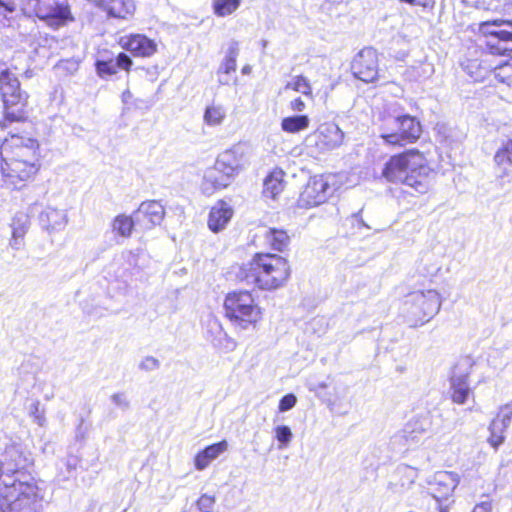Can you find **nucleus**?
Returning <instances> with one entry per match:
<instances>
[{"label":"nucleus","instance_id":"bb28decb","mask_svg":"<svg viewBox=\"0 0 512 512\" xmlns=\"http://www.w3.org/2000/svg\"><path fill=\"white\" fill-rule=\"evenodd\" d=\"M510 423L497 416L491 421L489 425L490 436L488 438L489 444L497 449L505 440V432L509 428Z\"/></svg>","mask_w":512,"mask_h":512},{"label":"nucleus","instance_id":"a18cd8bd","mask_svg":"<svg viewBox=\"0 0 512 512\" xmlns=\"http://www.w3.org/2000/svg\"><path fill=\"white\" fill-rule=\"evenodd\" d=\"M114 62L117 64V69L120 68L124 70H129L133 63L131 58L123 52L118 54Z\"/></svg>","mask_w":512,"mask_h":512},{"label":"nucleus","instance_id":"b1692460","mask_svg":"<svg viewBox=\"0 0 512 512\" xmlns=\"http://www.w3.org/2000/svg\"><path fill=\"white\" fill-rule=\"evenodd\" d=\"M227 118V108L217 102L208 104L203 113V122L209 127L221 126Z\"/></svg>","mask_w":512,"mask_h":512},{"label":"nucleus","instance_id":"ddd939ff","mask_svg":"<svg viewBox=\"0 0 512 512\" xmlns=\"http://www.w3.org/2000/svg\"><path fill=\"white\" fill-rule=\"evenodd\" d=\"M0 97L7 108L24 106L27 101V95L20 90L18 79L7 70L0 73Z\"/></svg>","mask_w":512,"mask_h":512},{"label":"nucleus","instance_id":"423d86ee","mask_svg":"<svg viewBox=\"0 0 512 512\" xmlns=\"http://www.w3.org/2000/svg\"><path fill=\"white\" fill-rule=\"evenodd\" d=\"M224 309L227 318L242 329L261 319V309L248 291L229 293L224 301Z\"/></svg>","mask_w":512,"mask_h":512},{"label":"nucleus","instance_id":"c03bdc74","mask_svg":"<svg viewBox=\"0 0 512 512\" xmlns=\"http://www.w3.org/2000/svg\"><path fill=\"white\" fill-rule=\"evenodd\" d=\"M497 416L501 417L505 421L511 424L512 420V400L499 407Z\"/></svg>","mask_w":512,"mask_h":512},{"label":"nucleus","instance_id":"864d4df0","mask_svg":"<svg viewBox=\"0 0 512 512\" xmlns=\"http://www.w3.org/2000/svg\"><path fill=\"white\" fill-rule=\"evenodd\" d=\"M11 228H12V237H14V238H24V236L27 232L20 228H15V227H11Z\"/></svg>","mask_w":512,"mask_h":512},{"label":"nucleus","instance_id":"2eb2a0df","mask_svg":"<svg viewBox=\"0 0 512 512\" xmlns=\"http://www.w3.org/2000/svg\"><path fill=\"white\" fill-rule=\"evenodd\" d=\"M119 45L137 57H150L157 51V43L144 34L122 36Z\"/></svg>","mask_w":512,"mask_h":512},{"label":"nucleus","instance_id":"bf43d9fd","mask_svg":"<svg viewBox=\"0 0 512 512\" xmlns=\"http://www.w3.org/2000/svg\"><path fill=\"white\" fill-rule=\"evenodd\" d=\"M229 81H230V79H229L228 77H225V78H221V77H220V78H219V82H220L221 84H224V85L229 84Z\"/></svg>","mask_w":512,"mask_h":512},{"label":"nucleus","instance_id":"e2e57ef3","mask_svg":"<svg viewBox=\"0 0 512 512\" xmlns=\"http://www.w3.org/2000/svg\"><path fill=\"white\" fill-rule=\"evenodd\" d=\"M262 46L265 48L267 46V40H262Z\"/></svg>","mask_w":512,"mask_h":512},{"label":"nucleus","instance_id":"5701e85b","mask_svg":"<svg viewBox=\"0 0 512 512\" xmlns=\"http://www.w3.org/2000/svg\"><path fill=\"white\" fill-rule=\"evenodd\" d=\"M227 448L228 444L225 440L207 446L195 456L196 469L201 471L207 468L210 462L225 452Z\"/></svg>","mask_w":512,"mask_h":512},{"label":"nucleus","instance_id":"e433bc0d","mask_svg":"<svg viewBox=\"0 0 512 512\" xmlns=\"http://www.w3.org/2000/svg\"><path fill=\"white\" fill-rule=\"evenodd\" d=\"M95 66L97 74L102 78L112 76L116 74L118 70L117 64H115L112 59L108 61L97 60Z\"/></svg>","mask_w":512,"mask_h":512},{"label":"nucleus","instance_id":"de8ad7c7","mask_svg":"<svg viewBox=\"0 0 512 512\" xmlns=\"http://www.w3.org/2000/svg\"><path fill=\"white\" fill-rule=\"evenodd\" d=\"M209 332L215 334V339H220L222 335H226L223 332L221 324L216 319H212L208 323Z\"/></svg>","mask_w":512,"mask_h":512},{"label":"nucleus","instance_id":"3c124183","mask_svg":"<svg viewBox=\"0 0 512 512\" xmlns=\"http://www.w3.org/2000/svg\"><path fill=\"white\" fill-rule=\"evenodd\" d=\"M9 245L12 249L14 250H20L22 249L24 243H23V238H14V237H11L10 241H9Z\"/></svg>","mask_w":512,"mask_h":512},{"label":"nucleus","instance_id":"cd10ccee","mask_svg":"<svg viewBox=\"0 0 512 512\" xmlns=\"http://www.w3.org/2000/svg\"><path fill=\"white\" fill-rule=\"evenodd\" d=\"M265 241L271 246L272 249L283 251L290 242V237L285 230L269 228L263 232Z\"/></svg>","mask_w":512,"mask_h":512},{"label":"nucleus","instance_id":"6ab92c4d","mask_svg":"<svg viewBox=\"0 0 512 512\" xmlns=\"http://www.w3.org/2000/svg\"><path fill=\"white\" fill-rule=\"evenodd\" d=\"M486 47L492 55H505L512 52V31L492 30L486 39Z\"/></svg>","mask_w":512,"mask_h":512},{"label":"nucleus","instance_id":"58836bf2","mask_svg":"<svg viewBox=\"0 0 512 512\" xmlns=\"http://www.w3.org/2000/svg\"><path fill=\"white\" fill-rule=\"evenodd\" d=\"M110 399L112 403L122 411H126L130 408V400L124 392L114 393L111 395Z\"/></svg>","mask_w":512,"mask_h":512},{"label":"nucleus","instance_id":"5fc2aeb1","mask_svg":"<svg viewBox=\"0 0 512 512\" xmlns=\"http://www.w3.org/2000/svg\"><path fill=\"white\" fill-rule=\"evenodd\" d=\"M434 71L433 65L430 63L423 64V73L425 76H430Z\"/></svg>","mask_w":512,"mask_h":512},{"label":"nucleus","instance_id":"c85d7f7f","mask_svg":"<svg viewBox=\"0 0 512 512\" xmlns=\"http://www.w3.org/2000/svg\"><path fill=\"white\" fill-rule=\"evenodd\" d=\"M310 119L307 115H294L285 117L281 121V128L287 133H298L309 127Z\"/></svg>","mask_w":512,"mask_h":512},{"label":"nucleus","instance_id":"13d9d810","mask_svg":"<svg viewBox=\"0 0 512 512\" xmlns=\"http://www.w3.org/2000/svg\"><path fill=\"white\" fill-rule=\"evenodd\" d=\"M401 2L408 3L410 5H421V0H400Z\"/></svg>","mask_w":512,"mask_h":512},{"label":"nucleus","instance_id":"6e6d98bb","mask_svg":"<svg viewBox=\"0 0 512 512\" xmlns=\"http://www.w3.org/2000/svg\"><path fill=\"white\" fill-rule=\"evenodd\" d=\"M0 7H3L6 11L12 13L15 11V7L12 3H4L0 0Z\"/></svg>","mask_w":512,"mask_h":512},{"label":"nucleus","instance_id":"aec40b11","mask_svg":"<svg viewBox=\"0 0 512 512\" xmlns=\"http://www.w3.org/2000/svg\"><path fill=\"white\" fill-rule=\"evenodd\" d=\"M67 222L68 216L66 211L51 206H47L39 215V224L49 232L63 230Z\"/></svg>","mask_w":512,"mask_h":512},{"label":"nucleus","instance_id":"473e14b6","mask_svg":"<svg viewBox=\"0 0 512 512\" xmlns=\"http://www.w3.org/2000/svg\"><path fill=\"white\" fill-rule=\"evenodd\" d=\"M242 0H214L213 10L219 17H225L238 9Z\"/></svg>","mask_w":512,"mask_h":512},{"label":"nucleus","instance_id":"603ef678","mask_svg":"<svg viewBox=\"0 0 512 512\" xmlns=\"http://www.w3.org/2000/svg\"><path fill=\"white\" fill-rule=\"evenodd\" d=\"M327 388V384L325 382H319L317 384L309 383L308 389L312 392H316L318 389H325Z\"/></svg>","mask_w":512,"mask_h":512},{"label":"nucleus","instance_id":"4468645a","mask_svg":"<svg viewBox=\"0 0 512 512\" xmlns=\"http://www.w3.org/2000/svg\"><path fill=\"white\" fill-rule=\"evenodd\" d=\"M431 427L429 415L417 416L409 420L395 438L406 446H413L422 439Z\"/></svg>","mask_w":512,"mask_h":512},{"label":"nucleus","instance_id":"4c0bfd02","mask_svg":"<svg viewBox=\"0 0 512 512\" xmlns=\"http://www.w3.org/2000/svg\"><path fill=\"white\" fill-rule=\"evenodd\" d=\"M493 74L496 79L502 83H510L512 77V64L504 63L493 69Z\"/></svg>","mask_w":512,"mask_h":512},{"label":"nucleus","instance_id":"4be33fe9","mask_svg":"<svg viewBox=\"0 0 512 512\" xmlns=\"http://www.w3.org/2000/svg\"><path fill=\"white\" fill-rule=\"evenodd\" d=\"M233 216L232 208L225 202L213 206L209 213L208 227L214 233L223 230Z\"/></svg>","mask_w":512,"mask_h":512},{"label":"nucleus","instance_id":"7ed1b4c3","mask_svg":"<svg viewBox=\"0 0 512 512\" xmlns=\"http://www.w3.org/2000/svg\"><path fill=\"white\" fill-rule=\"evenodd\" d=\"M290 275L287 260L276 254H256L248 265L241 269L239 277L260 289L272 290L282 286Z\"/></svg>","mask_w":512,"mask_h":512},{"label":"nucleus","instance_id":"4d7b16f0","mask_svg":"<svg viewBox=\"0 0 512 512\" xmlns=\"http://www.w3.org/2000/svg\"><path fill=\"white\" fill-rule=\"evenodd\" d=\"M132 96L131 92L129 90H125L122 94V99L124 102H127L128 99H130Z\"/></svg>","mask_w":512,"mask_h":512},{"label":"nucleus","instance_id":"6e6552de","mask_svg":"<svg viewBox=\"0 0 512 512\" xmlns=\"http://www.w3.org/2000/svg\"><path fill=\"white\" fill-rule=\"evenodd\" d=\"M0 156L26 162L40 164L39 144L37 140L20 136H12L10 140L1 145Z\"/></svg>","mask_w":512,"mask_h":512},{"label":"nucleus","instance_id":"20e7f679","mask_svg":"<svg viewBox=\"0 0 512 512\" xmlns=\"http://www.w3.org/2000/svg\"><path fill=\"white\" fill-rule=\"evenodd\" d=\"M422 126L416 117L400 114L392 106L381 118L380 137L388 145L405 146L416 142Z\"/></svg>","mask_w":512,"mask_h":512},{"label":"nucleus","instance_id":"7c9ffc66","mask_svg":"<svg viewBox=\"0 0 512 512\" xmlns=\"http://www.w3.org/2000/svg\"><path fill=\"white\" fill-rule=\"evenodd\" d=\"M451 399L454 403L463 405L472 393L469 382H450Z\"/></svg>","mask_w":512,"mask_h":512},{"label":"nucleus","instance_id":"a211bd4d","mask_svg":"<svg viewBox=\"0 0 512 512\" xmlns=\"http://www.w3.org/2000/svg\"><path fill=\"white\" fill-rule=\"evenodd\" d=\"M460 481L459 475L452 471H442L435 475L433 484V496L437 500H445L450 497Z\"/></svg>","mask_w":512,"mask_h":512},{"label":"nucleus","instance_id":"0eeeda50","mask_svg":"<svg viewBox=\"0 0 512 512\" xmlns=\"http://www.w3.org/2000/svg\"><path fill=\"white\" fill-rule=\"evenodd\" d=\"M40 164H28L25 161L1 157L0 172L4 182L14 189H21L38 173Z\"/></svg>","mask_w":512,"mask_h":512},{"label":"nucleus","instance_id":"f257e3e1","mask_svg":"<svg viewBox=\"0 0 512 512\" xmlns=\"http://www.w3.org/2000/svg\"><path fill=\"white\" fill-rule=\"evenodd\" d=\"M0 498L11 512H40L41 502L34 478L18 468L25 461L19 444L9 438L0 441Z\"/></svg>","mask_w":512,"mask_h":512},{"label":"nucleus","instance_id":"a19ab883","mask_svg":"<svg viewBox=\"0 0 512 512\" xmlns=\"http://www.w3.org/2000/svg\"><path fill=\"white\" fill-rule=\"evenodd\" d=\"M29 217L25 212H17L11 223V227L20 228L27 231L29 228Z\"/></svg>","mask_w":512,"mask_h":512},{"label":"nucleus","instance_id":"9d476101","mask_svg":"<svg viewBox=\"0 0 512 512\" xmlns=\"http://www.w3.org/2000/svg\"><path fill=\"white\" fill-rule=\"evenodd\" d=\"M351 69L354 76L370 83L378 78V57L373 48L362 49L353 59Z\"/></svg>","mask_w":512,"mask_h":512},{"label":"nucleus","instance_id":"f8f14e48","mask_svg":"<svg viewBox=\"0 0 512 512\" xmlns=\"http://www.w3.org/2000/svg\"><path fill=\"white\" fill-rule=\"evenodd\" d=\"M246 147L242 144H236L231 148L220 153L216 159L217 169H222L226 175L233 178L237 175L247 163Z\"/></svg>","mask_w":512,"mask_h":512},{"label":"nucleus","instance_id":"69168bd1","mask_svg":"<svg viewBox=\"0 0 512 512\" xmlns=\"http://www.w3.org/2000/svg\"><path fill=\"white\" fill-rule=\"evenodd\" d=\"M0 512H5L2 506H0Z\"/></svg>","mask_w":512,"mask_h":512},{"label":"nucleus","instance_id":"680f3d73","mask_svg":"<svg viewBox=\"0 0 512 512\" xmlns=\"http://www.w3.org/2000/svg\"><path fill=\"white\" fill-rule=\"evenodd\" d=\"M250 70V68L248 66H245L242 70L243 73H248V71Z\"/></svg>","mask_w":512,"mask_h":512},{"label":"nucleus","instance_id":"72a5a7b5","mask_svg":"<svg viewBox=\"0 0 512 512\" xmlns=\"http://www.w3.org/2000/svg\"><path fill=\"white\" fill-rule=\"evenodd\" d=\"M497 165L504 168L512 167V140H508L498 149L494 156Z\"/></svg>","mask_w":512,"mask_h":512},{"label":"nucleus","instance_id":"8fccbe9b","mask_svg":"<svg viewBox=\"0 0 512 512\" xmlns=\"http://www.w3.org/2000/svg\"><path fill=\"white\" fill-rule=\"evenodd\" d=\"M492 510V504L490 501H483L479 504H477L472 512H491Z\"/></svg>","mask_w":512,"mask_h":512},{"label":"nucleus","instance_id":"c756f323","mask_svg":"<svg viewBox=\"0 0 512 512\" xmlns=\"http://www.w3.org/2000/svg\"><path fill=\"white\" fill-rule=\"evenodd\" d=\"M135 218L133 216H127L124 214L118 215L112 223L113 231L119 234L122 237H129L133 230V226L135 223Z\"/></svg>","mask_w":512,"mask_h":512},{"label":"nucleus","instance_id":"f03ea898","mask_svg":"<svg viewBox=\"0 0 512 512\" xmlns=\"http://www.w3.org/2000/svg\"><path fill=\"white\" fill-rule=\"evenodd\" d=\"M431 168L425 156L411 149L392 156L385 164L382 175L394 183H402L415 192L424 194L430 187Z\"/></svg>","mask_w":512,"mask_h":512},{"label":"nucleus","instance_id":"0e129e2a","mask_svg":"<svg viewBox=\"0 0 512 512\" xmlns=\"http://www.w3.org/2000/svg\"><path fill=\"white\" fill-rule=\"evenodd\" d=\"M440 512H448V511L446 509H444V508H441Z\"/></svg>","mask_w":512,"mask_h":512},{"label":"nucleus","instance_id":"39448f33","mask_svg":"<svg viewBox=\"0 0 512 512\" xmlns=\"http://www.w3.org/2000/svg\"><path fill=\"white\" fill-rule=\"evenodd\" d=\"M441 305V296L435 289L417 290L406 295L401 313L411 327H417L438 314Z\"/></svg>","mask_w":512,"mask_h":512},{"label":"nucleus","instance_id":"79ce46f5","mask_svg":"<svg viewBox=\"0 0 512 512\" xmlns=\"http://www.w3.org/2000/svg\"><path fill=\"white\" fill-rule=\"evenodd\" d=\"M297 398L294 394L289 393L283 396L279 401V412H287L295 407Z\"/></svg>","mask_w":512,"mask_h":512},{"label":"nucleus","instance_id":"09e8293b","mask_svg":"<svg viewBox=\"0 0 512 512\" xmlns=\"http://www.w3.org/2000/svg\"><path fill=\"white\" fill-rule=\"evenodd\" d=\"M305 102L300 98H296L290 102V108L296 112H302L305 109Z\"/></svg>","mask_w":512,"mask_h":512},{"label":"nucleus","instance_id":"49530a36","mask_svg":"<svg viewBox=\"0 0 512 512\" xmlns=\"http://www.w3.org/2000/svg\"><path fill=\"white\" fill-rule=\"evenodd\" d=\"M31 414L34 418L35 423H37L39 426L45 425L46 418L44 416V413L40 411L38 402L32 405Z\"/></svg>","mask_w":512,"mask_h":512},{"label":"nucleus","instance_id":"052dcab7","mask_svg":"<svg viewBox=\"0 0 512 512\" xmlns=\"http://www.w3.org/2000/svg\"><path fill=\"white\" fill-rule=\"evenodd\" d=\"M482 63H484V61H481V63H479V64L477 63V61H473V62L471 63V67H474V66L478 65L479 67H481V68H482Z\"/></svg>","mask_w":512,"mask_h":512},{"label":"nucleus","instance_id":"dca6fc26","mask_svg":"<svg viewBox=\"0 0 512 512\" xmlns=\"http://www.w3.org/2000/svg\"><path fill=\"white\" fill-rule=\"evenodd\" d=\"M164 216L165 208L156 200L143 201L134 212L136 223L142 224L146 229L159 225L163 221Z\"/></svg>","mask_w":512,"mask_h":512},{"label":"nucleus","instance_id":"c9c22d12","mask_svg":"<svg viewBox=\"0 0 512 512\" xmlns=\"http://www.w3.org/2000/svg\"><path fill=\"white\" fill-rule=\"evenodd\" d=\"M275 438L279 442V449L286 448L292 440L293 434L290 427L278 425L274 428Z\"/></svg>","mask_w":512,"mask_h":512},{"label":"nucleus","instance_id":"412c9836","mask_svg":"<svg viewBox=\"0 0 512 512\" xmlns=\"http://www.w3.org/2000/svg\"><path fill=\"white\" fill-rule=\"evenodd\" d=\"M217 161L214 166L209 167L205 170L203 176V190L206 193H212L215 190L223 189L229 185L232 178L222 172V169H217Z\"/></svg>","mask_w":512,"mask_h":512},{"label":"nucleus","instance_id":"9b49d317","mask_svg":"<svg viewBox=\"0 0 512 512\" xmlns=\"http://www.w3.org/2000/svg\"><path fill=\"white\" fill-rule=\"evenodd\" d=\"M27 12L34 13L39 19L47 21L48 25L52 27H60L70 17V11L67 7L62 5H48L40 0H29V8Z\"/></svg>","mask_w":512,"mask_h":512},{"label":"nucleus","instance_id":"2f4dec72","mask_svg":"<svg viewBox=\"0 0 512 512\" xmlns=\"http://www.w3.org/2000/svg\"><path fill=\"white\" fill-rule=\"evenodd\" d=\"M239 54L238 44L236 42L232 43L228 51L226 53L225 59L223 63L220 65L218 73L221 74H230L236 70V59Z\"/></svg>","mask_w":512,"mask_h":512},{"label":"nucleus","instance_id":"a878e982","mask_svg":"<svg viewBox=\"0 0 512 512\" xmlns=\"http://www.w3.org/2000/svg\"><path fill=\"white\" fill-rule=\"evenodd\" d=\"M474 364L472 357H461L451 369L450 382H468Z\"/></svg>","mask_w":512,"mask_h":512},{"label":"nucleus","instance_id":"ea45409f","mask_svg":"<svg viewBox=\"0 0 512 512\" xmlns=\"http://www.w3.org/2000/svg\"><path fill=\"white\" fill-rule=\"evenodd\" d=\"M215 497L207 494H203L197 501L196 505L200 512H211L214 504Z\"/></svg>","mask_w":512,"mask_h":512},{"label":"nucleus","instance_id":"f704fd0d","mask_svg":"<svg viewBox=\"0 0 512 512\" xmlns=\"http://www.w3.org/2000/svg\"><path fill=\"white\" fill-rule=\"evenodd\" d=\"M285 89L286 90L292 89V90L299 92L305 96L311 97V95H312V88H311L308 80L302 75L295 76L290 81H288L287 84L285 85Z\"/></svg>","mask_w":512,"mask_h":512},{"label":"nucleus","instance_id":"1a4fd4ad","mask_svg":"<svg viewBox=\"0 0 512 512\" xmlns=\"http://www.w3.org/2000/svg\"><path fill=\"white\" fill-rule=\"evenodd\" d=\"M333 176H314L310 178L302 191L299 203L301 206L314 207L324 203L336 190Z\"/></svg>","mask_w":512,"mask_h":512},{"label":"nucleus","instance_id":"f3484780","mask_svg":"<svg viewBox=\"0 0 512 512\" xmlns=\"http://www.w3.org/2000/svg\"><path fill=\"white\" fill-rule=\"evenodd\" d=\"M315 136L317 146L327 151L340 147L344 140V132L332 122L320 125Z\"/></svg>","mask_w":512,"mask_h":512},{"label":"nucleus","instance_id":"393cba45","mask_svg":"<svg viewBox=\"0 0 512 512\" xmlns=\"http://www.w3.org/2000/svg\"><path fill=\"white\" fill-rule=\"evenodd\" d=\"M284 172L280 169L273 170L266 176L263 184V195L275 199L284 189Z\"/></svg>","mask_w":512,"mask_h":512},{"label":"nucleus","instance_id":"37998d69","mask_svg":"<svg viewBox=\"0 0 512 512\" xmlns=\"http://www.w3.org/2000/svg\"><path fill=\"white\" fill-rule=\"evenodd\" d=\"M160 367V362L153 356H146L139 364V368L144 371H154Z\"/></svg>","mask_w":512,"mask_h":512}]
</instances>
